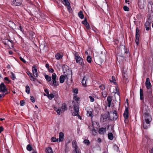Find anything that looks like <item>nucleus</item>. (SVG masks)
<instances>
[{
	"instance_id": "51",
	"label": "nucleus",
	"mask_w": 153,
	"mask_h": 153,
	"mask_svg": "<svg viewBox=\"0 0 153 153\" xmlns=\"http://www.w3.org/2000/svg\"><path fill=\"white\" fill-rule=\"evenodd\" d=\"M85 25L88 29H89L90 28V27L89 24L88 22H87L86 24H85Z\"/></svg>"
},
{
	"instance_id": "60",
	"label": "nucleus",
	"mask_w": 153,
	"mask_h": 153,
	"mask_svg": "<svg viewBox=\"0 0 153 153\" xmlns=\"http://www.w3.org/2000/svg\"><path fill=\"white\" fill-rule=\"evenodd\" d=\"M3 130V128L2 126L0 127V133Z\"/></svg>"
},
{
	"instance_id": "44",
	"label": "nucleus",
	"mask_w": 153,
	"mask_h": 153,
	"mask_svg": "<svg viewBox=\"0 0 153 153\" xmlns=\"http://www.w3.org/2000/svg\"><path fill=\"white\" fill-rule=\"evenodd\" d=\"M59 140L58 139H56V138L53 137L51 138V140L53 142H56V141H58Z\"/></svg>"
},
{
	"instance_id": "37",
	"label": "nucleus",
	"mask_w": 153,
	"mask_h": 153,
	"mask_svg": "<svg viewBox=\"0 0 153 153\" xmlns=\"http://www.w3.org/2000/svg\"><path fill=\"white\" fill-rule=\"evenodd\" d=\"M86 60L89 63H91L92 61V58L90 56H88L87 57Z\"/></svg>"
},
{
	"instance_id": "9",
	"label": "nucleus",
	"mask_w": 153,
	"mask_h": 153,
	"mask_svg": "<svg viewBox=\"0 0 153 153\" xmlns=\"http://www.w3.org/2000/svg\"><path fill=\"white\" fill-rule=\"evenodd\" d=\"M128 108H126L125 109L124 113L123 114V115L125 118L124 121L126 123L128 122Z\"/></svg>"
},
{
	"instance_id": "49",
	"label": "nucleus",
	"mask_w": 153,
	"mask_h": 153,
	"mask_svg": "<svg viewBox=\"0 0 153 153\" xmlns=\"http://www.w3.org/2000/svg\"><path fill=\"white\" fill-rule=\"evenodd\" d=\"M69 147L68 146H67V145H66L65 146V152L66 153L68 152L69 151Z\"/></svg>"
},
{
	"instance_id": "58",
	"label": "nucleus",
	"mask_w": 153,
	"mask_h": 153,
	"mask_svg": "<svg viewBox=\"0 0 153 153\" xmlns=\"http://www.w3.org/2000/svg\"><path fill=\"white\" fill-rule=\"evenodd\" d=\"M48 69L49 72L51 73H52L54 72V70L53 68H49Z\"/></svg>"
},
{
	"instance_id": "42",
	"label": "nucleus",
	"mask_w": 153,
	"mask_h": 153,
	"mask_svg": "<svg viewBox=\"0 0 153 153\" xmlns=\"http://www.w3.org/2000/svg\"><path fill=\"white\" fill-rule=\"evenodd\" d=\"M99 87L102 90H104L105 88V86L103 84H101V85H99Z\"/></svg>"
},
{
	"instance_id": "8",
	"label": "nucleus",
	"mask_w": 153,
	"mask_h": 153,
	"mask_svg": "<svg viewBox=\"0 0 153 153\" xmlns=\"http://www.w3.org/2000/svg\"><path fill=\"white\" fill-rule=\"evenodd\" d=\"M143 112L145 114V120L144 121L150 122L152 120V118L149 114L146 113L145 112H144V110H143Z\"/></svg>"
},
{
	"instance_id": "32",
	"label": "nucleus",
	"mask_w": 153,
	"mask_h": 153,
	"mask_svg": "<svg viewBox=\"0 0 153 153\" xmlns=\"http://www.w3.org/2000/svg\"><path fill=\"white\" fill-rule=\"evenodd\" d=\"M61 1L63 4L65 6L68 5H70L68 0H61Z\"/></svg>"
},
{
	"instance_id": "28",
	"label": "nucleus",
	"mask_w": 153,
	"mask_h": 153,
	"mask_svg": "<svg viewBox=\"0 0 153 153\" xmlns=\"http://www.w3.org/2000/svg\"><path fill=\"white\" fill-rule=\"evenodd\" d=\"M46 153H53L52 149L51 147H48L45 149Z\"/></svg>"
},
{
	"instance_id": "1",
	"label": "nucleus",
	"mask_w": 153,
	"mask_h": 153,
	"mask_svg": "<svg viewBox=\"0 0 153 153\" xmlns=\"http://www.w3.org/2000/svg\"><path fill=\"white\" fill-rule=\"evenodd\" d=\"M75 100H76V102L73 101L72 102V104L74 106V111L72 113V115L74 116H77L78 115V112L79 111V103L77 102L79 99L75 97H74Z\"/></svg>"
},
{
	"instance_id": "4",
	"label": "nucleus",
	"mask_w": 153,
	"mask_h": 153,
	"mask_svg": "<svg viewBox=\"0 0 153 153\" xmlns=\"http://www.w3.org/2000/svg\"><path fill=\"white\" fill-rule=\"evenodd\" d=\"M52 80L50 83V85L54 87L58 86L59 85V82L56 81V74L53 73L52 74Z\"/></svg>"
},
{
	"instance_id": "55",
	"label": "nucleus",
	"mask_w": 153,
	"mask_h": 153,
	"mask_svg": "<svg viewBox=\"0 0 153 153\" xmlns=\"http://www.w3.org/2000/svg\"><path fill=\"white\" fill-rule=\"evenodd\" d=\"M29 35L30 36H31L32 37H33V35H34V33L33 32H32V31H30L29 32Z\"/></svg>"
},
{
	"instance_id": "5",
	"label": "nucleus",
	"mask_w": 153,
	"mask_h": 153,
	"mask_svg": "<svg viewBox=\"0 0 153 153\" xmlns=\"http://www.w3.org/2000/svg\"><path fill=\"white\" fill-rule=\"evenodd\" d=\"M0 92L2 93L3 94L2 95H4V97L6 94L9 93L7 89L6 88L5 85L3 83H1L0 85Z\"/></svg>"
},
{
	"instance_id": "23",
	"label": "nucleus",
	"mask_w": 153,
	"mask_h": 153,
	"mask_svg": "<svg viewBox=\"0 0 153 153\" xmlns=\"http://www.w3.org/2000/svg\"><path fill=\"white\" fill-rule=\"evenodd\" d=\"M72 148L73 149L79 147L77 143L75 140H73L72 142Z\"/></svg>"
},
{
	"instance_id": "17",
	"label": "nucleus",
	"mask_w": 153,
	"mask_h": 153,
	"mask_svg": "<svg viewBox=\"0 0 153 153\" xmlns=\"http://www.w3.org/2000/svg\"><path fill=\"white\" fill-rule=\"evenodd\" d=\"M152 17L151 16H150L149 18V20L146 22L145 26V27H150V25L152 22Z\"/></svg>"
},
{
	"instance_id": "14",
	"label": "nucleus",
	"mask_w": 153,
	"mask_h": 153,
	"mask_svg": "<svg viewBox=\"0 0 153 153\" xmlns=\"http://www.w3.org/2000/svg\"><path fill=\"white\" fill-rule=\"evenodd\" d=\"M106 127H102L99 128L98 133L101 135H104L106 132Z\"/></svg>"
},
{
	"instance_id": "57",
	"label": "nucleus",
	"mask_w": 153,
	"mask_h": 153,
	"mask_svg": "<svg viewBox=\"0 0 153 153\" xmlns=\"http://www.w3.org/2000/svg\"><path fill=\"white\" fill-rule=\"evenodd\" d=\"M73 92L76 94H77L78 92V89L77 88L74 89L73 90Z\"/></svg>"
},
{
	"instance_id": "33",
	"label": "nucleus",
	"mask_w": 153,
	"mask_h": 153,
	"mask_svg": "<svg viewBox=\"0 0 153 153\" xmlns=\"http://www.w3.org/2000/svg\"><path fill=\"white\" fill-rule=\"evenodd\" d=\"M45 77L47 82H49L51 80V77L48 75L45 74Z\"/></svg>"
},
{
	"instance_id": "39",
	"label": "nucleus",
	"mask_w": 153,
	"mask_h": 153,
	"mask_svg": "<svg viewBox=\"0 0 153 153\" xmlns=\"http://www.w3.org/2000/svg\"><path fill=\"white\" fill-rule=\"evenodd\" d=\"M27 150L29 151H30L32 150V147L30 144H28L27 146Z\"/></svg>"
},
{
	"instance_id": "62",
	"label": "nucleus",
	"mask_w": 153,
	"mask_h": 153,
	"mask_svg": "<svg viewBox=\"0 0 153 153\" xmlns=\"http://www.w3.org/2000/svg\"><path fill=\"white\" fill-rule=\"evenodd\" d=\"M101 140H102L100 138H98V139L97 140V142L99 143L101 142Z\"/></svg>"
},
{
	"instance_id": "34",
	"label": "nucleus",
	"mask_w": 153,
	"mask_h": 153,
	"mask_svg": "<svg viewBox=\"0 0 153 153\" xmlns=\"http://www.w3.org/2000/svg\"><path fill=\"white\" fill-rule=\"evenodd\" d=\"M47 97L49 99L51 100L54 97V95L53 94H49L48 95H47Z\"/></svg>"
},
{
	"instance_id": "13",
	"label": "nucleus",
	"mask_w": 153,
	"mask_h": 153,
	"mask_svg": "<svg viewBox=\"0 0 153 153\" xmlns=\"http://www.w3.org/2000/svg\"><path fill=\"white\" fill-rule=\"evenodd\" d=\"M22 0H13L12 1L13 5L16 6H20L22 4Z\"/></svg>"
},
{
	"instance_id": "46",
	"label": "nucleus",
	"mask_w": 153,
	"mask_h": 153,
	"mask_svg": "<svg viewBox=\"0 0 153 153\" xmlns=\"http://www.w3.org/2000/svg\"><path fill=\"white\" fill-rule=\"evenodd\" d=\"M4 80L7 81V83H9L11 82V80H10L9 78L7 77H4Z\"/></svg>"
},
{
	"instance_id": "43",
	"label": "nucleus",
	"mask_w": 153,
	"mask_h": 153,
	"mask_svg": "<svg viewBox=\"0 0 153 153\" xmlns=\"http://www.w3.org/2000/svg\"><path fill=\"white\" fill-rule=\"evenodd\" d=\"M70 5H68L66 6L67 8L70 13H71L72 12V10L71 7L70 6Z\"/></svg>"
},
{
	"instance_id": "18",
	"label": "nucleus",
	"mask_w": 153,
	"mask_h": 153,
	"mask_svg": "<svg viewBox=\"0 0 153 153\" xmlns=\"http://www.w3.org/2000/svg\"><path fill=\"white\" fill-rule=\"evenodd\" d=\"M108 117V116L107 114H102L101 115V117L100 118L101 121L102 122H105L107 120Z\"/></svg>"
},
{
	"instance_id": "53",
	"label": "nucleus",
	"mask_w": 153,
	"mask_h": 153,
	"mask_svg": "<svg viewBox=\"0 0 153 153\" xmlns=\"http://www.w3.org/2000/svg\"><path fill=\"white\" fill-rule=\"evenodd\" d=\"M89 97L90 99V101L91 102H93L94 101V99L91 96H89Z\"/></svg>"
},
{
	"instance_id": "40",
	"label": "nucleus",
	"mask_w": 153,
	"mask_h": 153,
	"mask_svg": "<svg viewBox=\"0 0 153 153\" xmlns=\"http://www.w3.org/2000/svg\"><path fill=\"white\" fill-rule=\"evenodd\" d=\"M26 92L28 94L30 93V87L28 85H27L26 86Z\"/></svg>"
},
{
	"instance_id": "36",
	"label": "nucleus",
	"mask_w": 153,
	"mask_h": 153,
	"mask_svg": "<svg viewBox=\"0 0 153 153\" xmlns=\"http://www.w3.org/2000/svg\"><path fill=\"white\" fill-rule=\"evenodd\" d=\"M18 25L19 26V28H18V29L19 30L22 32H23L24 30L22 28L20 23H18Z\"/></svg>"
},
{
	"instance_id": "11",
	"label": "nucleus",
	"mask_w": 153,
	"mask_h": 153,
	"mask_svg": "<svg viewBox=\"0 0 153 153\" xmlns=\"http://www.w3.org/2000/svg\"><path fill=\"white\" fill-rule=\"evenodd\" d=\"M86 110L87 114H88V115L89 117H91V119H92L94 116V115L93 114V109L90 107H88Z\"/></svg>"
},
{
	"instance_id": "35",
	"label": "nucleus",
	"mask_w": 153,
	"mask_h": 153,
	"mask_svg": "<svg viewBox=\"0 0 153 153\" xmlns=\"http://www.w3.org/2000/svg\"><path fill=\"white\" fill-rule=\"evenodd\" d=\"M102 94L104 98H105L107 97L108 94L107 91H104L102 92Z\"/></svg>"
},
{
	"instance_id": "45",
	"label": "nucleus",
	"mask_w": 153,
	"mask_h": 153,
	"mask_svg": "<svg viewBox=\"0 0 153 153\" xmlns=\"http://www.w3.org/2000/svg\"><path fill=\"white\" fill-rule=\"evenodd\" d=\"M84 143L86 144L87 145H89L90 144L89 140L87 139H85L83 141Z\"/></svg>"
},
{
	"instance_id": "56",
	"label": "nucleus",
	"mask_w": 153,
	"mask_h": 153,
	"mask_svg": "<svg viewBox=\"0 0 153 153\" xmlns=\"http://www.w3.org/2000/svg\"><path fill=\"white\" fill-rule=\"evenodd\" d=\"M19 58L20 60L23 62L24 63H25L26 62V61L21 57H20Z\"/></svg>"
},
{
	"instance_id": "27",
	"label": "nucleus",
	"mask_w": 153,
	"mask_h": 153,
	"mask_svg": "<svg viewBox=\"0 0 153 153\" xmlns=\"http://www.w3.org/2000/svg\"><path fill=\"white\" fill-rule=\"evenodd\" d=\"M112 101V97L109 96L107 98V102L108 103V106L110 107L111 105V103Z\"/></svg>"
},
{
	"instance_id": "25",
	"label": "nucleus",
	"mask_w": 153,
	"mask_h": 153,
	"mask_svg": "<svg viewBox=\"0 0 153 153\" xmlns=\"http://www.w3.org/2000/svg\"><path fill=\"white\" fill-rule=\"evenodd\" d=\"M140 99L141 100H143L144 98L143 93V90L142 89H140Z\"/></svg>"
},
{
	"instance_id": "38",
	"label": "nucleus",
	"mask_w": 153,
	"mask_h": 153,
	"mask_svg": "<svg viewBox=\"0 0 153 153\" xmlns=\"http://www.w3.org/2000/svg\"><path fill=\"white\" fill-rule=\"evenodd\" d=\"M72 152H80V150L79 147L73 149Z\"/></svg>"
},
{
	"instance_id": "47",
	"label": "nucleus",
	"mask_w": 153,
	"mask_h": 153,
	"mask_svg": "<svg viewBox=\"0 0 153 153\" xmlns=\"http://www.w3.org/2000/svg\"><path fill=\"white\" fill-rule=\"evenodd\" d=\"M110 81L111 82H113L114 83H115V78L114 76H112V79L111 80H110Z\"/></svg>"
},
{
	"instance_id": "6",
	"label": "nucleus",
	"mask_w": 153,
	"mask_h": 153,
	"mask_svg": "<svg viewBox=\"0 0 153 153\" xmlns=\"http://www.w3.org/2000/svg\"><path fill=\"white\" fill-rule=\"evenodd\" d=\"M146 101H148L151 104L153 103V97L152 92L149 91L148 92L146 98Z\"/></svg>"
},
{
	"instance_id": "52",
	"label": "nucleus",
	"mask_w": 153,
	"mask_h": 153,
	"mask_svg": "<svg viewBox=\"0 0 153 153\" xmlns=\"http://www.w3.org/2000/svg\"><path fill=\"white\" fill-rule=\"evenodd\" d=\"M16 78L15 75L14 74L12 73H11V79L13 80H14Z\"/></svg>"
},
{
	"instance_id": "26",
	"label": "nucleus",
	"mask_w": 153,
	"mask_h": 153,
	"mask_svg": "<svg viewBox=\"0 0 153 153\" xmlns=\"http://www.w3.org/2000/svg\"><path fill=\"white\" fill-rule=\"evenodd\" d=\"M3 42L5 45L9 46V44L11 42L9 40L6 39L3 40Z\"/></svg>"
},
{
	"instance_id": "54",
	"label": "nucleus",
	"mask_w": 153,
	"mask_h": 153,
	"mask_svg": "<svg viewBox=\"0 0 153 153\" xmlns=\"http://www.w3.org/2000/svg\"><path fill=\"white\" fill-rule=\"evenodd\" d=\"M87 22H87V19H86V18H85L84 19V20L83 21H82V24H84V25L85 24H86Z\"/></svg>"
},
{
	"instance_id": "61",
	"label": "nucleus",
	"mask_w": 153,
	"mask_h": 153,
	"mask_svg": "<svg viewBox=\"0 0 153 153\" xmlns=\"http://www.w3.org/2000/svg\"><path fill=\"white\" fill-rule=\"evenodd\" d=\"M45 67H46L48 68V69L49 68V65L48 64H46V65H45Z\"/></svg>"
},
{
	"instance_id": "50",
	"label": "nucleus",
	"mask_w": 153,
	"mask_h": 153,
	"mask_svg": "<svg viewBox=\"0 0 153 153\" xmlns=\"http://www.w3.org/2000/svg\"><path fill=\"white\" fill-rule=\"evenodd\" d=\"M30 100L32 102H34L35 101V99L33 96H31L30 97Z\"/></svg>"
},
{
	"instance_id": "59",
	"label": "nucleus",
	"mask_w": 153,
	"mask_h": 153,
	"mask_svg": "<svg viewBox=\"0 0 153 153\" xmlns=\"http://www.w3.org/2000/svg\"><path fill=\"white\" fill-rule=\"evenodd\" d=\"M44 91L46 93V94H47V95L49 94V92L48 91V90L47 89H46L44 90Z\"/></svg>"
},
{
	"instance_id": "16",
	"label": "nucleus",
	"mask_w": 153,
	"mask_h": 153,
	"mask_svg": "<svg viewBox=\"0 0 153 153\" xmlns=\"http://www.w3.org/2000/svg\"><path fill=\"white\" fill-rule=\"evenodd\" d=\"M138 4L139 7L142 9L144 8V0H138Z\"/></svg>"
},
{
	"instance_id": "63",
	"label": "nucleus",
	"mask_w": 153,
	"mask_h": 153,
	"mask_svg": "<svg viewBox=\"0 0 153 153\" xmlns=\"http://www.w3.org/2000/svg\"><path fill=\"white\" fill-rule=\"evenodd\" d=\"M24 103V101L23 100H22L20 101V104L21 105V106H23V104Z\"/></svg>"
},
{
	"instance_id": "3",
	"label": "nucleus",
	"mask_w": 153,
	"mask_h": 153,
	"mask_svg": "<svg viewBox=\"0 0 153 153\" xmlns=\"http://www.w3.org/2000/svg\"><path fill=\"white\" fill-rule=\"evenodd\" d=\"M67 105L65 103H63L62 104V105L60 109H58L55 108L54 109L55 111H56L59 115L60 114V112L62 113L65 111L67 110Z\"/></svg>"
},
{
	"instance_id": "30",
	"label": "nucleus",
	"mask_w": 153,
	"mask_h": 153,
	"mask_svg": "<svg viewBox=\"0 0 153 153\" xmlns=\"http://www.w3.org/2000/svg\"><path fill=\"white\" fill-rule=\"evenodd\" d=\"M108 138L111 140H112L114 138V136L113 134L112 133H109L108 134Z\"/></svg>"
},
{
	"instance_id": "15",
	"label": "nucleus",
	"mask_w": 153,
	"mask_h": 153,
	"mask_svg": "<svg viewBox=\"0 0 153 153\" xmlns=\"http://www.w3.org/2000/svg\"><path fill=\"white\" fill-rule=\"evenodd\" d=\"M145 85L147 89H150L152 87V85L150 82L149 78L148 77L146 79V81L145 82Z\"/></svg>"
},
{
	"instance_id": "64",
	"label": "nucleus",
	"mask_w": 153,
	"mask_h": 153,
	"mask_svg": "<svg viewBox=\"0 0 153 153\" xmlns=\"http://www.w3.org/2000/svg\"><path fill=\"white\" fill-rule=\"evenodd\" d=\"M149 152V153H153V146Z\"/></svg>"
},
{
	"instance_id": "21",
	"label": "nucleus",
	"mask_w": 153,
	"mask_h": 153,
	"mask_svg": "<svg viewBox=\"0 0 153 153\" xmlns=\"http://www.w3.org/2000/svg\"><path fill=\"white\" fill-rule=\"evenodd\" d=\"M87 78L85 76L83 77L82 82V85L84 87L86 86V82L87 81Z\"/></svg>"
},
{
	"instance_id": "41",
	"label": "nucleus",
	"mask_w": 153,
	"mask_h": 153,
	"mask_svg": "<svg viewBox=\"0 0 153 153\" xmlns=\"http://www.w3.org/2000/svg\"><path fill=\"white\" fill-rule=\"evenodd\" d=\"M96 124L97 126H98L99 125V124L98 123L96 122H94L92 123V126H93V129L92 130V132H93V131H94V132L95 131V129H94V124Z\"/></svg>"
},
{
	"instance_id": "48",
	"label": "nucleus",
	"mask_w": 153,
	"mask_h": 153,
	"mask_svg": "<svg viewBox=\"0 0 153 153\" xmlns=\"http://www.w3.org/2000/svg\"><path fill=\"white\" fill-rule=\"evenodd\" d=\"M123 8L125 11H128L129 10V8L126 6H124Z\"/></svg>"
},
{
	"instance_id": "10",
	"label": "nucleus",
	"mask_w": 153,
	"mask_h": 153,
	"mask_svg": "<svg viewBox=\"0 0 153 153\" xmlns=\"http://www.w3.org/2000/svg\"><path fill=\"white\" fill-rule=\"evenodd\" d=\"M118 117V116L117 114V112L115 110H114L113 113L111 114V116H110V119L111 120H116Z\"/></svg>"
},
{
	"instance_id": "31",
	"label": "nucleus",
	"mask_w": 153,
	"mask_h": 153,
	"mask_svg": "<svg viewBox=\"0 0 153 153\" xmlns=\"http://www.w3.org/2000/svg\"><path fill=\"white\" fill-rule=\"evenodd\" d=\"M78 15L81 19H83L84 18V16L83 14L82 11H80L78 13Z\"/></svg>"
},
{
	"instance_id": "19",
	"label": "nucleus",
	"mask_w": 153,
	"mask_h": 153,
	"mask_svg": "<svg viewBox=\"0 0 153 153\" xmlns=\"http://www.w3.org/2000/svg\"><path fill=\"white\" fill-rule=\"evenodd\" d=\"M27 74L30 77V80L31 81L34 82L35 80H37L36 78H35L33 76H32V74L29 71H27Z\"/></svg>"
},
{
	"instance_id": "12",
	"label": "nucleus",
	"mask_w": 153,
	"mask_h": 153,
	"mask_svg": "<svg viewBox=\"0 0 153 153\" xmlns=\"http://www.w3.org/2000/svg\"><path fill=\"white\" fill-rule=\"evenodd\" d=\"M32 72L33 76L35 77H37L38 76V73L37 72L36 66V65H33L32 67Z\"/></svg>"
},
{
	"instance_id": "29",
	"label": "nucleus",
	"mask_w": 153,
	"mask_h": 153,
	"mask_svg": "<svg viewBox=\"0 0 153 153\" xmlns=\"http://www.w3.org/2000/svg\"><path fill=\"white\" fill-rule=\"evenodd\" d=\"M55 58L57 59H59L62 58L63 55L59 53H57L55 55Z\"/></svg>"
},
{
	"instance_id": "20",
	"label": "nucleus",
	"mask_w": 153,
	"mask_h": 153,
	"mask_svg": "<svg viewBox=\"0 0 153 153\" xmlns=\"http://www.w3.org/2000/svg\"><path fill=\"white\" fill-rule=\"evenodd\" d=\"M150 125V123L145 121H143V128L145 129H146Z\"/></svg>"
},
{
	"instance_id": "22",
	"label": "nucleus",
	"mask_w": 153,
	"mask_h": 153,
	"mask_svg": "<svg viewBox=\"0 0 153 153\" xmlns=\"http://www.w3.org/2000/svg\"><path fill=\"white\" fill-rule=\"evenodd\" d=\"M64 137V133L62 132H60L59 134V138H58L59 142H60L63 140Z\"/></svg>"
},
{
	"instance_id": "24",
	"label": "nucleus",
	"mask_w": 153,
	"mask_h": 153,
	"mask_svg": "<svg viewBox=\"0 0 153 153\" xmlns=\"http://www.w3.org/2000/svg\"><path fill=\"white\" fill-rule=\"evenodd\" d=\"M67 76H65L62 75L59 78V82L61 83H63L64 82L65 79V78Z\"/></svg>"
},
{
	"instance_id": "7",
	"label": "nucleus",
	"mask_w": 153,
	"mask_h": 153,
	"mask_svg": "<svg viewBox=\"0 0 153 153\" xmlns=\"http://www.w3.org/2000/svg\"><path fill=\"white\" fill-rule=\"evenodd\" d=\"M139 33L140 29L138 27H137L136 28L135 42L137 45L139 44V39L140 36Z\"/></svg>"
},
{
	"instance_id": "2",
	"label": "nucleus",
	"mask_w": 153,
	"mask_h": 153,
	"mask_svg": "<svg viewBox=\"0 0 153 153\" xmlns=\"http://www.w3.org/2000/svg\"><path fill=\"white\" fill-rule=\"evenodd\" d=\"M74 54L75 57L76 62L79 65H80L82 67H83L85 64L83 62V59L79 56L78 53L76 52H74Z\"/></svg>"
}]
</instances>
